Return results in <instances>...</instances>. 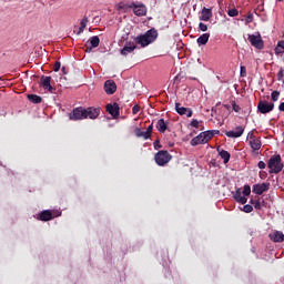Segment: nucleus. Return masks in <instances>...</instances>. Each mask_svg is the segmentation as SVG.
I'll return each mask as SVG.
<instances>
[{"label": "nucleus", "mask_w": 284, "mask_h": 284, "mask_svg": "<svg viewBox=\"0 0 284 284\" xmlns=\"http://www.w3.org/2000/svg\"><path fill=\"white\" fill-rule=\"evenodd\" d=\"M156 39H159V31L152 28L144 34L135 37L134 42L128 41L120 51V54H122V57H128V54H132V52L136 50V44L141 45V48H148V45H150V43H154Z\"/></svg>", "instance_id": "obj_1"}, {"label": "nucleus", "mask_w": 284, "mask_h": 284, "mask_svg": "<svg viewBox=\"0 0 284 284\" xmlns=\"http://www.w3.org/2000/svg\"><path fill=\"white\" fill-rule=\"evenodd\" d=\"M220 133H221V131H219V130L204 131L191 140V145H193V146L204 145V143H207V141H212V139H214L215 134H220Z\"/></svg>", "instance_id": "obj_2"}, {"label": "nucleus", "mask_w": 284, "mask_h": 284, "mask_svg": "<svg viewBox=\"0 0 284 284\" xmlns=\"http://www.w3.org/2000/svg\"><path fill=\"white\" fill-rule=\"evenodd\" d=\"M281 161L282 159L280 154H274L270 158L267 162L270 174H278L280 172H283V163Z\"/></svg>", "instance_id": "obj_3"}, {"label": "nucleus", "mask_w": 284, "mask_h": 284, "mask_svg": "<svg viewBox=\"0 0 284 284\" xmlns=\"http://www.w3.org/2000/svg\"><path fill=\"white\" fill-rule=\"evenodd\" d=\"M155 163L160 166L168 165L172 161V155L170 152L162 150L159 151L154 156Z\"/></svg>", "instance_id": "obj_4"}, {"label": "nucleus", "mask_w": 284, "mask_h": 284, "mask_svg": "<svg viewBox=\"0 0 284 284\" xmlns=\"http://www.w3.org/2000/svg\"><path fill=\"white\" fill-rule=\"evenodd\" d=\"M83 119H85V108H83V106L74 108L69 113L70 121H83Z\"/></svg>", "instance_id": "obj_5"}, {"label": "nucleus", "mask_w": 284, "mask_h": 284, "mask_svg": "<svg viewBox=\"0 0 284 284\" xmlns=\"http://www.w3.org/2000/svg\"><path fill=\"white\" fill-rule=\"evenodd\" d=\"M248 41L253 48H256V50H263L265 48V42L263 41V38H261V33L257 36L250 34Z\"/></svg>", "instance_id": "obj_6"}, {"label": "nucleus", "mask_w": 284, "mask_h": 284, "mask_svg": "<svg viewBox=\"0 0 284 284\" xmlns=\"http://www.w3.org/2000/svg\"><path fill=\"white\" fill-rule=\"evenodd\" d=\"M257 110L261 112V114H270V112H272V110H274V103L267 102L265 100H261L257 103Z\"/></svg>", "instance_id": "obj_7"}, {"label": "nucleus", "mask_w": 284, "mask_h": 284, "mask_svg": "<svg viewBox=\"0 0 284 284\" xmlns=\"http://www.w3.org/2000/svg\"><path fill=\"white\" fill-rule=\"evenodd\" d=\"M99 43H101L99 36L91 37L85 43V52H91L94 48H99Z\"/></svg>", "instance_id": "obj_8"}, {"label": "nucleus", "mask_w": 284, "mask_h": 284, "mask_svg": "<svg viewBox=\"0 0 284 284\" xmlns=\"http://www.w3.org/2000/svg\"><path fill=\"white\" fill-rule=\"evenodd\" d=\"M101 114V108H94V106H89L84 109V118L88 119H99V115Z\"/></svg>", "instance_id": "obj_9"}, {"label": "nucleus", "mask_w": 284, "mask_h": 284, "mask_svg": "<svg viewBox=\"0 0 284 284\" xmlns=\"http://www.w3.org/2000/svg\"><path fill=\"white\" fill-rule=\"evenodd\" d=\"M175 111L180 116H187V119H191L192 114H194L192 109L182 106L179 102L175 103Z\"/></svg>", "instance_id": "obj_10"}, {"label": "nucleus", "mask_w": 284, "mask_h": 284, "mask_svg": "<svg viewBox=\"0 0 284 284\" xmlns=\"http://www.w3.org/2000/svg\"><path fill=\"white\" fill-rule=\"evenodd\" d=\"M106 112L113 116V119H119L121 115V108L119 103L114 102L113 104H106Z\"/></svg>", "instance_id": "obj_11"}, {"label": "nucleus", "mask_w": 284, "mask_h": 284, "mask_svg": "<svg viewBox=\"0 0 284 284\" xmlns=\"http://www.w3.org/2000/svg\"><path fill=\"white\" fill-rule=\"evenodd\" d=\"M51 81H52V77L42 75L40 78V85H42L43 90H48V92L53 93L54 89L52 88Z\"/></svg>", "instance_id": "obj_12"}, {"label": "nucleus", "mask_w": 284, "mask_h": 284, "mask_svg": "<svg viewBox=\"0 0 284 284\" xmlns=\"http://www.w3.org/2000/svg\"><path fill=\"white\" fill-rule=\"evenodd\" d=\"M244 132L245 126L239 125L235 128V131H226L225 135L229 136V139H240V136H243Z\"/></svg>", "instance_id": "obj_13"}, {"label": "nucleus", "mask_w": 284, "mask_h": 284, "mask_svg": "<svg viewBox=\"0 0 284 284\" xmlns=\"http://www.w3.org/2000/svg\"><path fill=\"white\" fill-rule=\"evenodd\" d=\"M131 8H133L135 17H145V14H148V8H145L144 4L136 6L132 3Z\"/></svg>", "instance_id": "obj_14"}, {"label": "nucleus", "mask_w": 284, "mask_h": 284, "mask_svg": "<svg viewBox=\"0 0 284 284\" xmlns=\"http://www.w3.org/2000/svg\"><path fill=\"white\" fill-rule=\"evenodd\" d=\"M104 92H106V94H114V92H116V83L114 80H106L104 82Z\"/></svg>", "instance_id": "obj_15"}, {"label": "nucleus", "mask_w": 284, "mask_h": 284, "mask_svg": "<svg viewBox=\"0 0 284 284\" xmlns=\"http://www.w3.org/2000/svg\"><path fill=\"white\" fill-rule=\"evenodd\" d=\"M270 190V183H262V184H254L253 185V193L254 194H263V192H267Z\"/></svg>", "instance_id": "obj_16"}, {"label": "nucleus", "mask_w": 284, "mask_h": 284, "mask_svg": "<svg viewBox=\"0 0 284 284\" xmlns=\"http://www.w3.org/2000/svg\"><path fill=\"white\" fill-rule=\"evenodd\" d=\"M268 237L273 241V243H283L284 234L281 231H275L268 235Z\"/></svg>", "instance_id": "obj_17"}, {"label": "nucleus", "mask_w": 284, "mask_h": 284, "mask_svg": "<svg viewBox=\"0 0 284 284\" xmlns=\"http://www.w3.org/2000/svg\"><path fill=\"white\" fill-rule=\"evenodd\" d=\"M233 199H234V201H236V203H241V205H245V203H247V197H245L241 194V189H237L233 193Z\"/></svg>", "instance_id": "obj_18"}, {"label": "nucleus", "mask_w": 284, "mask_h": 284, "mask_svg": "<svg viewBox=\"0 0 284 284\" xmlns=\"http://www.w3.org/2000/svg\"><path fill=\"white\" fill-rule=\"evenodd\" d=\"M212 9L204 7L201 12L200 21H210L212 19Z\"/></svg>", "instance_id": "obj_19"}, {"label": "nucleus", "mask_w": 284, "mask_h": 284, "mask_svg": "<svg viewBox=\"0 0 284 284\" xmlns=\"http://www.w3.org/2000/svg\"><path fill=\"white\" fill-rule=\"evenodd\" d=\"M53 216H52V211L50 210H45L42 211L39 215H38V220L39 221H52Z\"/></svg>", "instance_id": "obj_20"}, {"label": "nucleus", "mask_w": 284, "mask_h": 284, "mask_svg": "<svg viewBox=\"0 0 284 284\" xmlns=\"http://www.w3.org/2000/svg\"><path fill=\"white\" fill-rule=\"evenodd\" d=\"M155 128H156L158 132H160V134H165V131L168 130V123H165L164 119H160L156 122Z\"/></svg>", "instance_id": "obj_21"}, {"label": "nucleus", "mask_w": 284, "mask_h": 284, "mask_svg": "<svg viewBox=\"0 0 284 284\" xmlns=\"http://www.w3.org/2000/svg\"><path fill=\"white\" fill-rule=\"evenodd\" d=\"M248 145L251 146V150H253V152H258L263 143L261 142V139H256V140H250Z\"/></svg>", "instance_id": "obj_22"}, {"label": "nucleus", "mask_w": 284, "mask_h": 284, "mask_svg": "<svg viewBox=\"0 0 284 284\" xmlns=\"http://www.w3.org/2000/svg\"><path fill=\"white\" fill-rule=\"evenodd\" d=\"M209 41H210V33H203L197 38L196 43L197 45H207Z\"/></svg>", "instance_id": "obj_23"}, {"label": "nucleus", "mask_w": 284, "mask_h": 284, "mask_svg": "<svg viewBox=\"0 0 284 284\" xmlns=\"http://www.w3.org/2000/svg\"><path fill=\"white\" fill-rule=\"evenodd\" d=\"M217 152L219 155L221 156V159H223V163H230V159H231V154L230 152L225 151V150H221L220 148H217Z\"/></svg>", "instance_id": "obj_24"}, {"label": "nucleus", "mask_w": 284, "mask_h": 284, "mask_svg": "<svg viewBox=\"0 0 284 284\" xmlns=\"http://www.w3.org/2000/svg\"><path fill=\"white\" fill-rule=\"evenodd\" d=\"M134 134L138 139H144V141H148V135H146V132L141 130V128H135L134 130Z\"/></svg>", "instance_id": "obj_25"}, {"label": "nucleus", "mask_w": 284, "mask_h": 284, "mask_svg": "<svg viewBox=\"0 0 284 284\" xmlns=\"http://www.w3.org/2000/svg\"><path fill=\"white\" fill-rule=\"evenodd\" d=\"M27 98L31 101V103H41L43 101V98L37 94H28Z\"/></svg>", "instance_id": "obj_26"}, {"label": "nucleus", "mask_w": 284, "mask_h": 284, "mask_svg": "<svg viewBox=\"0 0 284 284\" xmlns=\"http://www.w3.org/2000/svg\"><path fill=\"white\" fill-rule=\"evenodd\" d=\"M242 193L244 196H250V194H252V187L250 186V184L244 185Z\"/></svg>", "instance_id": "obj_27"}, {"label": "nucleus", "mask_w": 284, "mask_h": 284, "mask_svg": "<svg viewBox=\"0 0 284 284\" xmlns=\"http://www.w3.org/2000/svg\"><path fill=\"white\" fill-rule=\"evenodd\" d=\"M277 81H282L284 83V68H280V71L277 72Z\"/></svg>", "instance_id": "obj_28"}, {"label": "nucleus", "mask_w": 284, "mask_h": 284, "mask_svg": "<svg viewBox=\"0 0 284 284\" xmlns=\"http://www.w3.org/2000/svg\"><path fill=\"white\" fill-rule=\"evenodd\" d=\"M242 211H244L246 214H250L251 212L254 211V206H252V204H245Z\"/></svg>", "instance_id": "obj_29"}, {"label": "nucleus", "mask_w": 284, "mask_h": 284, "mask_svg": "<svg viewBox=\"0 0 284 284\" xmlns=\"http://www.w3.org/2000/svg\"><path fill=\"white\" fill-rule=\"evenodd\" d=\"M278 97H281V92H278V91H273V92L271 93V99H272V101H274V102L278 101Z\"/></svg>", "instance_id": "obj_30"}, {"label": "nucleus", "mask_w": 284, "mask_h": 284, "mask_svg": "<svg viewBox=\"0 0 284 284\" xmlns=\"http://www.w3.org/2000/svg\"><path fill=\"white\" fill-rule=\"evenodd\" d=\"M152 130H154V123H151V124L148 126L146 131H144V132H146V136H148L149 139L152 136Z\"/></svg>", "instance_id": "obj_31"}, {"label": "nucleus", "mask_w": 284, "mask_h": 284, "mask_svg": "<svg viewBox=\"0 0 284 284\" xmlns=\"http://www.w3.org/2000/svg\"><path fill=\"white\" fill-rule=\"evenodd\" d=\"M227 14L229 17H239V11L236 9H229Z\"/></svg>", "instance_id": "obj_32"}, {"label": "nucleus", "mask_w": 284, "mask_h": 284, "mask_svg": "<svg viewBox=\"0 0 284 284\" xmlns=\"http://www.w3.org/2000/svg\"><path fill=\"white\" fill-rule=\"evenodd\" d=\"M199 30H201V32H207V24L200 22Z\"/></svg>", "instance_id": "obj_33"}, {"label": "nucleus", "mask_w": 284, "mask_h": 284, "mask_svg": "<svg viewBox=\"0 0 284 284\" xmlns=\"http://www.w3.org/2000/svg\"><path fill=\"white\" fill-rule=\"evenodd\" d=\"M276 50L278 53L284 52V41L278 42Z\"/></svg>", "instance_id": "obj_34"}, {"label": "nucleus", "mask_w": 284, "mask_h": 284, "mask_svg": "<svg viewBox=\"0 0 284 284\" xmlns=\"http://www.w3.org/2000/svg\"><path fill=\"white\" fill-rule=\"evenodd\" d=\"M231 105L234 112H241V108L239 106V104H236L235 101H232Z\"/></svg>", "instance_id": "obj_35"}, {"label": "nucleus", "mask_w": 284, "mask_h": 284, "mask_svg": "<svg viewBox=\"0 0 284 284\" xmlns=\"http://www.w3.org/2000/svg\"><path fill=\"white\" fill-rule=\"evenodd\" d=\"M263 203H265V201H262L261 203V201L256 200L255 205L253 206L255 207V210H262Z\"/></svg>", "instance_id": "obj_36"}, {"label": "nucleus", "mask_w": 284, "mask_h": 284, "mask_svg": "<svg viewBox=\"0 0 284 284\" xmlns=\"http://www.w3.org/2000/svg\"><path fill=\"white\" fill-rule=\"evenodd\" d=\"M139 112H141V106H139V104H135L132 108V114H139Z\"/></svg>", "instance_id": "obj_37"}, {"label": "nucleus", "mask_w": 284, "mask_h": 284, "mask_svg": "<svg viewBox=\"0 0 284 284\" xmlns=\"http://www.w3.org/2000/svg\"><path fill=\"white\" fill-rule=\"evenodd\" d=\"M252 21H254V14L253 13H250L246 19H245V23H252Z\"/></svg>", "instance_id": "obj_38"}, {"label": "nucleus", "mask_w": 284, "mask_h": 284, "mask_svg": "<svg viewBox=\"0 0 284 284\" xmlns=\"http://www.w3.org/2000/svg\"><path fill=\"white\" fill-rule=\"evenodd\" d=\"M61 70V62L57 61L53 65V72H59Z\"/></svg>", "instance_id": "obj_39"}, {"label": "nucleus", "mask_w": 284, "mask_h": 284, "mask_svg": "<svg viewBox=\"0 0 284 284\" xmlns=\"http://www.w3.org/2000/svg\"><path fill=\"white\" fill-rule=\"evenodd\" d=\"M191 128H195V129H199V120L196 119H193L190 123Z\"/></svg>", "instance_id": "obj_40"}, {"label": "nucleus", "mask_w": 284, "mask_h": 284, "mask_svg": "<svg viewBox=\"0 0 284 284\" xmlns=\"http://www.w3.org/2000/svg\"><path fill=\"white\" fill-rule=\"evenodd\" d=\"M87 26H88V17H84V18L81 20V22H80V27L87 28Z\"/></svg>", "instance_id": "obj_41"}, {"label": "nucleus", "mask_w": 284, "mask_h": 284, "mask_svg": "<svg viewBox=\"0 0 284 284\" xmlns=\"http://www.w3.org/2000/svg\"><path fill=\"white\" fill-rule=\"evenodd\" d=\"M247 139H248V141H256V135H254L253 132H248Z\"/></svg>", "instance_id": "obj_42"}, {"label": "nucleus", "mask_w": 284, "mask_h": 284, "mask_svg": "<svg viewBox=\"0 0 284 284\" xmlns=\"http://www.w3.org/2000/svg\"><path fill=\"white\" fill-rule=\"evenodd\" d=\"M257 168H258L260 170H265V168H267V164H265L263 161H260V162L257 163Z\"/></svg>", "instance_id": "obj_43"}, {"label": "nucleus", "mask_w": 284, "mask_h": 284, "mask_svg": "<svg viewBox=\"0 0 284 284\" xmlns=\"http://www.w3.org/2000/svg\"><path fill=\"white\" fill-rule=\"evenodd\" d=\"M240 74H241V77H246L247 70L245 69V67H241Z\"/></svg>", "instance_id": "obj_44"}, {"label": "nucleus", "mask_w": 284, "mask_h": 284, "mask_svg": "<svg viewBox=\"0 0 284 284\" xmlns=\"http://www.w3.org/2000/svg\"><path fill=\"white\" fill-rule=\"evenodd\" d=\"M153 145H154V149H155V150H159V148H161V141L155 140L154 143H153Z\"/></svg>", "instance_id": "obj_45"}, {"label": "nucleus", "mask_w": 284, "mask_h": 284, "mask_svg": "<svg viewBox=\"0 0 284 284\" xmlns=\"http://www.w3.org/2000/svg\"><path fill=\"white\" fill-rule=\"evenodd\" d=\"M260 179H267V172L261 171L260 172Z\"/></svg>", "instance_id": "obj_46"}, {"label": "nucleus", "mask_w": 284, "mask_h": 284, "mask_svg": "<svg viewBox=\"0 0 284 284\" xmlns=\"http://www.w3.org/2000/svg\"><path fill=\"white\" fill-rule=\"evenodd\" d=\"M278 110H280V112H284V102L280 103Z\"/></svg>", "instance_id": "obj_47"}, {"label": "nucleus", "mask_w": 284, "mask_h": 284, "mask_svg": "<svg viewBox=\"0 0 284 284\" xmlns=\"http://www.w3.org/2000/svg\"><path fill=\"white\" fill-rule=\"evenodd\" d=\"M83 30H85V28L80 27L79 30H78V34H83Z\"/></svg>", "instance_id": "obj_48"}, {"label": "nucleus", "mask_w": 284, "mask_h": 284, "mask_svg": "<svg viewBox=\"0 0 284 284\" xmlns=\"http://www.w3.org/2000/svg\"><path fill=\"white\" fill-rule=\"evenodd\" d=\"M251 205H255L256 200H250Z\"/></svg>", "instance_id": "obj_49"}, {"label": "nucleus", "mask_w": 284, "mask_h": 284, "mask_svg": "<svg viewBox=\"0 0 284 284\" xmlns=\"http://www.w3.org/2000/svg\"><path fill=\"white\" fill-rule=\"evenodd\" d=\"M62 72H63V74H68V72L65 71V67H62Z\"/></svg>", "instance_id": "obj_50"}, {"label": "nucleus", "mask_w": 284, "mask_h": 284, "mask_svg": "<svg viewBox=\"0 0 284 284\" xmlns=\"http://www.w3.org/2000/svg\"><path fill=\"white\" fill-rule=\"evenodd\" d=\"M224 108H226V110H230V104H225Z\"/></svg>", "instance_id": "obj_51"}, {"label": "nucleus", "mask_w": 284, "mask_h": 284, "mask_svg": "<svg viewBox=\"0 0 284 284\" xmlns=\"http://www.w3.org/2000/svg\"><path fill=\"white\" fill-rule=\"evenodd\" d=\"M277 1H280V2H281V1H283V0H277Z\"/></svg>", "instance_id": "obj_52"}]
</instances>
